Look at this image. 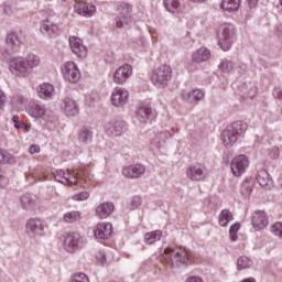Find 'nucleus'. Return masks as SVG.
I'll return each mask as SVG.
<instances>
[{
	"mask_svg": "<svg viewBox=\"0 0 282 282\" xmlns=\"http://www.w3.org/2000/svg\"><path fill=\"white\" fill-rule=\"evenodd\" d=\"M41 66V56L29 53L26 56H15L9 61V72L15 78H30L34 69Z\"/></svg>",
	"mask_w": 282,
	"mask_h": 282,
	"instance_id": "1",
	"label": "nucleus"
},
{
	"mask_svg": "<svg viewBox=\"0 0 282 282\" xmlns=\"http://www.w3.org/2000/svg\"><path fill=\"white\" fill-rule=\"evenodd\" d=\"M56 182L64 184V186H83L84 184H90L94 176L89 172V167H80L77 172H65L58 170L54 173Z\"/></svg>",
	"mask_w": 282,
	"mask_h": 282,
	"instance_id": "2",
	"label": "nucleus"
},
{
	"mask_svg": "<svg viewBox=\"0 0 282 282\" xmlns=\"http://www.w3.org/2000/svg\"><path fill=\"white\" fill-rule=\"evenodd\" d=\"M161 261H165L169 263L171 268H175V265H188L191 263V251L186 250V248H165L160 250Z\"/></svg>",
	"mask_w": 282,
	"mask_h": 282,
	"instance_id": "3",
	"label": "nucleus"
},
{
	"mask_svg": "<svg viewBox=\"0 0 282 282\" xmlns=\"http://www.w3.org/2000/svg\"><path fill=\"white\" fill-rule=\"evenodd\" d=\"M248 124L243 121H235L231 124L227 126L226 129L221 132V141L226 149H232L237 144L239 138L246 133Z\"/></svg>",
	"mask_w": 282,
	"mask_h": 282,
	"instance_id": "4",
	"label": "nucleus"
},
{
	"mask_svg": "<svg viewBox=\"0 0 282 282\" xmlns=\"http://www.w3.org/2000/svg\"><path fill=\"white\" fill-rule=\"evenodd\" d=\"M171 78H173V69L169 65H161L156 67L154 70H152L150 76L151 83H153V85L159 89L169 87Z\"/></svg>",
	"mask_w": 282,
	"mask_h": 282,
	"instance_id": "5",
	"label": "nucleus"
},
{
	"mask_svg": "<svg viewBox=\"0 0 282 282\" xmlns=\"http://www.w3.org/2000/svg\"><path fill=\"white\" fill-rule=\"evenodd\" d=\"M131 10V4L127 2L117 3L118 15L116 17V28L119 30H129L131 28V23H133Z\"/></svg>",
	"mask_w": 282,
	"mask_h": 282,
	"instance_id": "6",
	"label": "nucleus"
},
{
	"mask_svg": "<svg viewBox=\"0 0 282 282\" xmlns=\"http://www.w3.org/2000/svg\"><path fill=\"white\" fill-rule=\"evenodd\" d=\"M218 45L224 52H228L232 47L235 41V26L232 24H220L217 30Z\"/></svg>",
	"mask_w": 282,
	"mask_h": 282,
	"instance_id": "7",
	"label": "nucleus"
},
{
	"mask_svg": "<svg viewBox=\"0 0 282 282\" xmlns=\"http://www.w3.org/2000/svg\"><path fill=\"white\" fill-rule=\"evenodd\" d=\"M26 111L32 118H44L46 122H54V112L47 111L45 106L40 102H32L28 106Z\"/></svg>",
	"mask_w": 282,
	"mask_h": 282,
	"instance_id": "8",
	"label": "nucleus"
},
{
	"mask_svg": "<svg viewBox=\"0 0 282 282\" xmlns=\"http://www.w3.org/2000/svg\"><path fill=\"white\" fill-rule=\"evenodd\" d=\"M64 248L67 252H76L85 248V238L78 232H69L64 238Z\"/></svg>",
	"mask_w": 282,
	"mask_h": 282,
	"instance_id": "9",
	"label": "nucleus"
},
{
	"mask_svg": "<svg viewBox=\"0 0 282 282\" xmlns=\"http://www.w3.org/2000/svg\"><path fill=\"white\" fill-rule=\"evenodd\" d=\"M127 129V122L120 119H111L105 124L107 135H111L112 138H120V135H124Z\"/></svg>",
	"mask_w": 282,
	"mask_h": 282,
	"instance_id": "10",
	"label": "nucleus"
},
{
	"mask_svg": "<svg viewBox=\"0 0 282 282\" xmlns=\"http://www.w3.org/2000/svg\"><path fill=\"white\" fill-rule=\"evenodd\" d=\"M147 173V166L142 163H133L122 167V175L127 180H140Z\"/></svg>",
	"mask_w": 282,
	"mask_h": 282,
	"instance_id": "11",
	"label": "nucleus"
},
{
	"mask_svg": "<svg viewBox=\"0 0 282 282\" xmlns=\"http://www.w3.org/2000/svg\"><path fill=\"white\" fill-rule=\"evenodd\" d=\"M63 78L68 83L76 84L80 80V69L74 62H66L62 67Z\"/></svg>",
	"mask_w": 282,
	"mask_h": 282,
	"instance_id": "12",
	"label": "nucleus"
},
{
	"mask_svg": "<svg viewBox=\"0 0 282 282\" xmlns=\"http://www.w3.org/2000/svg\"><path fill=\"white\" fill-rule=\"evenodd\" d=\"M25 232L32 239H39V237H43L45 235L43 220L39 218H30L25 225Z\"/></svg>",
	"mask_w": 282,
	"mask_h": 282,
	"instance_id": "13",
	"label": "nucleus"
},
{
	"mask_svg": "<svg viewBox=\"0 0 282 282\" xmlns=\"http://www.w3.org/2000/svg\"><path fill=\"white\" fill-rule=\"evenodd\" d=\"M111 105L117 108L129 105V90L122 87H116L111 94Z\"/></svg>",
	"mask_w": 282,
	"mask_h": 282,
	"instance_id": "14",
	"label": "nucleus"
},
{
	"mask_svg": "<svg viewBox=\"0 0 282 282\" xmlns=\"http://www.w3.org/2000/svg\"><path fill=\"white\" fill-rule=\"evenodd\" d=\"M248 156L239 154L231 160V172L236 177H241L249 166Z\"/></svg>",
	"mask_w": 282,
	"mask_h": 282,
	"instance_id": "15",
	"label": "nucleus"
},
{
	"mask_svg": "<svg viewBox=\"0 0 282 282\" xmlns=\"http://www.w3.org/2000/svg\"><path fill=\"white\" fill-rule=\"evenodd\" d=\"M132 75L133 67H131L129 64H124L115 70L112 80L116 85H124V83H127Z\"/></svg>",
	"mask_w": 282,
	"mask_h": 282,
	"instance_id": "16",
	"label": "nucleus"
},
{
	"mask_svg": "<svg viewBox=\"0 0 282 282\" xmlns=\"http://www.w3.org/2000/svg\"><path fill=\"white\" fill-rule=\"evenodd\" d=\"M69 47L78 58H87V47L83 44V40L78 36H69L68 39Z\"/></svg>",
	"mask_w": 282,
	"mask_h": 282,
	"instance_id": "17",
	"label": "nucleus"
},
{
	"mask_svg": "<svg viewBox=\"0 0 282 282\" xmlns=\"http://www.w3.org/2000/svg\"><path fill=\"white\" fill-rule=\"evenodd\" d=\"M186 175L192 182H202L206 177V166L202 164H195L187 169Z\"/></svg>",
	"mask_w": 282,
	"mask_h": 282,
	"instance_id": "18",
	"label": "nucleus"
},
{
	"mask_svg": "<svg viewBox=\"0 0 282 282\" xmlns=\"http://www.w3.org/2000/svg\"><path fill=\"white\" fill-rule=\"evenodd\" d=\"M251 224L254 230H263L268 227V214L263 210H257L251 216Z\"/></svg>",
	"mask_w": 282,
	"mask_h": 282,
	"instance_id": "19",
	"label": "nucleus"
},
{
	"mask_svg": "<svg viewBox=\"0 0 282 282\" xmlns=\"http://www.w3.org/2000/svg\"><path fill=\"white\" fill-rule=\"evenodd\" d=\"M111 232H113L111 224L99 223L94 230V236L95 239H109L111 237Z\"/></svg>",
	"mask_w": 282,
	"mask_h": 282,
	"instance_id": "20",
	"label": "nucleus"
},
{
	"mask_svg": "<svg viewBox=\"0 0 282 282\" xmlns=\"http://www.w3.org/2000/svg\"><path fill=\"white\" fill-rule=\"evenodd\" d=\"M169 138H172L169 131L158 132L151 141V149H164Z\"/></svg>",
	"mask_w": 282,
	"mask_h": 282,
	"instance_id": "21",
	"label": "nucleus"
},
{
	"mask_svg": "<svg viewBox=\"0 0 282 282\" xmlns=\"http://www.w3.org/2000/svg\"><path fill=\"white\" fill-rule=\"evenodd\" d=\"M41 32L47 36H54L58 34V25L52 18H46L41 24Z\"/></svg>",
	"mask_w": 282,
	"mask_h": 282,
	"instance_id": "22",
	"label": "nucleus"
},
{
	"mask_svg": "<svg viewBox=\"0 0 282 282\" xmlns=\"http://www.w3.org/2000/svg\"><path fill=\"white\" fill-rule=\"evenodd\" d=\"M6 43L11 51L19 52V48L21 47V45H23V40L21 39V35H19V33L11 32L7 35Z\"/></svg>",
	"mask_w": 282,
	"mask_h": 282,
	"instance_id": "23",
	"label": "nucleus"
},
{
	"mask_svg": "<svg viewBox=\"0 0 282 282\" xmlns=\"http://www.w3.org/2000/svg\"><path fill=\"white\" fill-rule=\"evenodd\" d=\"M239 91L242 98H250L252 100L257 96V84L252 82L243 83L239 86Z\"/></svg>",
	"mask_w": 282,
	"mask_h": 282,
	"instance_id": "24",
	"label": "nucleus"
},
{
	"mask_svg": "<svg viewBox=\"0 0 282 282\" xmlns=\"http://www.w3.org/2000/svg\"><path fill=\"white\" fill-rule=\"evenodd\" d=\"M115 208L113 203H101L96 208V216L99 219H107L113 213Z\"/></svg>",
	"mask_w": 282,
	"mask_h": 282,
	"instance_id": "25",
	"label": "nucleus"
},
{
	"mask_svg": "<svg viewBox=\"0 0 282 282\" xmlns=\"http://www.w3.org/2000/svg\"><path fill=\"white\" fill-rule=\"evenodd\" d=\"M76 12L82 17H94L96 14V7L87 2H79L75 6Z\"/></svg>",
	"mask_w": 282,
	"mask_h": 282,
	"instance_id": "26",
	"label": "nucleus"
},
{
	"mask_svg": "<svg viewBox=\"0 0 282 282\" xmlns=\"http://www.w3.org/2000/svg\"><path fill=\"white\" fill-rule=\"evenodd\" d=\"M152 111L149 106H140L135 112V119L141 124H147L148 120L151 119Z\"/></svg>",
	"mask_w": 282,
	"mask_h": 282,
	"instance_id": "27",
	"label": "nucleus"
},
{
	"mask_svg": "<svg viewBox=\"0 0 282 282\" xmlns=\"http://www.w3.org/2000/svg\"><path fill=\"white\" fill-rule=\"evenodd\" d=\"M63 109L66 116H78V104L72 97L64 99Z\"/></svg>",
	"mask_w": 282,
	"mask_h": 282,
	"instance_id": "28",
	"label": "nucleus"
},
{
	"mask_svg": "<svg viewBox=\"0 0 282 282\" xmlns=\"http://www.w3.org/2000/svg\"><path fill=\"white\" fill-rule=\"evenodd\" d=\"M37 94L43 100H47L54 97V85L50 83H43L37 87Z\"/></svg>",
	"mask_w": 282,
	"mask_h": 282,
	"instance_id": "29",
	"label": "nucleus"
},
{
	"mask_svg": "<svg viewBox=\"0 0 282 282\" xmlns=\"http://www.w3.org/2000/svg\"><path fill=\"white\" fill-rule=\"evenodd\" d=\"M210 58V51L206 47H200L192 54L193 63H205Z\"/></svg>",
	"mask_w": 282,
	"mask_h": 282,
	"instance_id": "30",
	"label": "nucleus"
},
{
	"mask_svg": "<svg viewBox=\"0 0 282 282\" xmlns=\"http://www.w3.org/2000/svg\"><path fill=\"white\" fill-rule=\"evenodd\" d=\"M257 181L262 188H270L272 186V178H270V174L265 170L258 172Z\"/></svg>",
	"mask_w": 282,
	"mask_h": 282,
	"instance_id": "31",
	"label": "nucleus"
},
{
	"mask_svg": "<svg viewBox=\"0 0 282 282\" xmlns=\"http://www.w3.org/2000/svg\"><path fill=\"white\" fill-rule=\"evenodd\" d=\"M182 98L183 100H188L189 102H193L195 100H204V91L199 89L193 91H183Z\"/></svg>",
	"mask_w": 282,
	"mask_h": 282,
	"instance_id": "32",
	"label": "nucleus"
},
{
	"mask_svg": "<svg viewBox=\"0 0 282 282\" xmlns=\"http://www.w3.org/2000/svg\"><path fill=\"white\" fill-rule=\"evenodd\" d=\"M239 6H241V0H223L220 8L225 12H237Z\"/></svg>",
	"mask_w": 282,
	"mask_h": 282,
	"instance_id": "33",
	"label": "nucleus"
},
{
	"mask_svg": "<svg viewBox=\"0 0 282 282\" xmlns=\"http://www.w3.org/2000/svg\"><path fill=\"white\" fill-rule=\"evenodd\" d=\"M94 140V131L91 128H83L79 132V141L89 144Z\"/></svg>",
	"mask_w": 282,
	"mask_h": 282,
	"instance_id": "34",
	"label": "nucleus"
},
{
	"mask_svg": "<svg viewBox=\"0 0 282 282\" xmlns=\"http://www.w3.org/2000/svg\"><path fill=\"white\" fill-rule=\"evenodd\" d=\"M236 67L237 65L230 59H223L218 65V69L223 72V74H230L231 72H235Z\"/></svg>",
	"mask_w": 282,
	"mask_h": 282,
	"instance_id": "35",
	"label": "nucleus"
},
{
	"mask_svg": "<svg viewBox=\"0 0 282 282\" xmlns=\"http://www.w3.org/2000/svg\"><path fill=\"white\" fill-rule=\"evenodd\" d=\"M232 213L228 209H223L219 214V226L226 228L230 221H232Z\"/></svg>",
	"mask_w": 282,
	"mask_h": 282,
	"instance_id": "36",
	"label": "nucleus"
},
{
	"mask_svg": "<svg viewBox=\"0 0 282 282\" xmlns=\"http://www.w3.org/2000/svg\"><path fill=\"white\" fill-rule=\"evenodd\" d=\"M163 3L167 12H180L182 10L180 0H163Z\"/></svg>",
	"mask_w": 282,
	"mask_h": 282,
	"instance_id": "37",
	"label": "nucleus"
},
{
	"mask_svg": "<svg viewBox=\"0 0 282 282\" xmlns=\"http://www.w3.org/2000/svg\"><path fill=\"white\" fill-rule=\"evenodd\" d=\"M252 188H254V182L248 178L241 184L240 194L242 195V197H248L252 194Z\"/></svg>",
	"mask_w": 282,
	"mask_h": 282,
	"instance_id": "38",
	"label": "nucleus"
},
{
	"mask_svg": "<svg viewBox=\"0 0 282 282\" xmlns=\"http://www.w3.org/2000/svg\"><path fill=\"white\" fill-rule=\"evenodd\" d=\"M160 239H162V230H154L144 235V241L149 246L155 243V241H160Z\"/></svg>",
	"mask_w": 282,
	"mask_h": 282,
	"instance_id": "39",
	"label": "nucleus"
},
{
	"mask_svg": "<svg viewBox=\"0 0 282 282\" xmlns=\"http://www.w3.org/2000/svg\"><path fill=\"white\" fill-rule=\"evenodd\" d=\"M0 164H17V158L6 150L0 149Z\"/></svg>",
	"mask_w": 282,
	"mask_h": 282,
	"instance_id": "40",
	"label": "nucleus"
},
{
	"mask_svg": "<svg viewBox=\"0 0 282 282\" xmlns=\"http://www.w3.org/2000/svg\"><path fill=\"white\" fill-rule=\"evenodd\" d=\"M63 219L66 224H75V221H80V212H67Z\"/></svg>",
	"mask_w": 282,
	"mask_h": 282,
	"instance_id": "41",
	"label": "nucleus"
},
{
	"mask_svg": "<svg viewBox=\"0 0 282 282\" xmlns=\"http://www.w3.org/2000/svg\"><path fill=\"white\" fill-rule=\"evenodd\" d=\"M253 263L254 262L252 261V259H250L246 256H242L237 261V268H238V270H248V268L253 265Z\"/></svg>",
	"mask_w": 282,
	"mask_h": 282,
	"instance_id": "42",
	"label": "nucleus"
},
{
	"mask_svg": "<svg viewBox=\"0 0 282 282\" xmlns=\"http://www.w3.org/2000/svg\"><path fill=\"white\" fill-rule=\"evenodd\" d=\"M21 205L25 208V210H30L34 206V200H32V196L23 195L21 197Z\"/></svg>",
	"mask_w": 282,
	"mask_h": 282,
	"instance_id": "43",
	"label": "nucleus"
},
{
	"mask_svg": "<svg viewBox=\"0 0 282 282\" xmlns=\"http://www.w3.org/2000/svg\"><path fill=\"white\" fill-rule=\"evenodd\" d=\"M239 228H241V225L239 223L234 224L229 229V235L231 241H237L238 236L237 232H239Z\"/></svg>",
	"mask_w": 282,
	"mask_h": 282,
	"instance_id": "44",
	"label": "nucleus"
},
{
	"mask_svg": "<svg viewBox=\"0 0 282 282\" xmlns=\"http://www.w3.org/2000/svg\"><path fill=\"white\" fill-rule=\"evenodd\" d=\"M72 199H74L75 202H85V199H89V193L80 192L78 194L73 195Z\"/></svg>",
	"mask_w": 282,
	"mask_h": 282,
	"instance_id": "45",
	"label": "nucleus"
},
{
	"mask_svg": "<svg viewBox=\"0 0 282 282\" xmlns=\"http://www.w3.org/2000/svg\"><path fill=\"white\" fill-rule=\"evenodd\" d=\"M268 155L271 158V160H278V158L281 155V151L279 148L273 147L268 150Z\"/></svg>",
	"mask_w": 282,
	"mask_h": 282,
	"instance_id": "46",
	"label": "nucleus"
},
{
	"mask_svg": "<svg viewBox=\"0 0 282 282\" xmlns=\"http://www.w3.org/2000/svg\"><path fill=\"white\" fill-rule=\"evenodd\" d=\"M271 232H273L275 237H282V223H275L272 225Z\"/></svg>",
	"mask_w": 282,
	"mask_h": 282,
	"instance_id": "47",
	"label": "nucleus"
},
{
	"mask_svg": "<svg viewBox=\"0 0 282 282\" xmlns=\"http://www.w3.org/2000/svg\"><path fill=\"white\" fill-rule=\"evenodd\" d=\"M70 282H89V278L85 273H76Z\"/></svg>",
	"mask_w": 282,
	"mask_h": 282,
	"instance_id": "48",
	"label": "nucleus"
},
{
	"mask_svg": "<svg viewBox=\"0 0 282 282\" xmlns=\"http://www.w3.org/2000/svg\"><path fill=\"white\" fill-rule=\"evenodd\" d=\"M95 257H96V261H98V263L107 262V254L102 250L97 251Z\"/></svg>",
	"mask_w": 282,
	"mask_h": 282,
	"instance_id": "49",
	"label": "nucleus"
},
{
	"mask_svg": "<svg viewBox=\"0 0 282 282\" xmlns=\"http://www.w3.org/2000/svg\"><path fill=\"white\" fill-rule=\"evenodd\" d=\"M12 105H15L18 108L23 107L25 105V98L15 96L12 98Z\"/></svg>",
	"mask_w": 282,
	"mask_h": 282,
	"instance_id": "50",
	"label": "nucleus"
},
{
	"mask_svg": "<svg viewBox=\"0 0 282 282\" xmlns=\"http://www.w3.org/2000/svg\"><path fill=\"white\" fill-rule=\"evenodd\" d=\"M131 206L132 208H140V206H142V198L140 196L132 197Z\"/></svg>",
	"mask_w": 282,
	"mask_h": 282,
	"instance_id": "51",
	"label": "nucleus"
},
{
	"mask_svg": "<svg viewBox=\"0 0 282 282\" xmlns=\"http://www.w3.org/2000/svg\"><path fill=\"white\" fill-rule=\"evenodd\" d=\"M273 98L282 100V86H278L273 89Z\"/></svg>",
	"mask_w": 282,
	"mask_h": 282,
	"instance_id": "52",
	"label": "nucleus"
},
{
	"mask_svg": "<svg viewBox=\"0 0 282 282\" xmlns=\"http://www.w3.org/2000/svg\"><path fill=\"white\" fill-rule=\"evenodd\" d=\"M12 122H13L14 129H21L23 127V121H20L19 116L17 115L12 117Z\"/></svg>",
	"mask_w": 282,
	"mask_h": 282,
	"instance_id": "53",
	"label": "nucleus"
},
{
	"mask_svg": "<svg viewBox=\"0 0 282 282\" xmlns=\"http://www.w3.org/2000/svg\"><path fill=\"white\" fill-rule=\"evenodd\" d=\"M6 102H8V97H6V93H3V90H0V109L6 107Z\"/></svg>",
	"mask_w": 282,
	"mask_h": 282,
	"instance_id": "54",
	"label": "nucleus"
},
{
	"mask_svg": "<svg viewBox=\"0 0 282 282\" xmlns=\"http://www.w3.org/2000/svg\"><path fill=\"white\" fill-rule=\"evenodd\" d=\"M29 152L31 153V155H34V153H40L41 147L33 144L29 148Z\"/></svg>",
	"mask_w": 282,
	"mask_h": 282,
	"instance_id": "55",
	"label": "nucleus"
},
{
	"mask_svg": "<svg viewBox=\"0 0 282 282\" xmlns=\"http://www.w3.org/2000/svg\"><path fill=\"white\" fill-rule=\"evenodd\" d=\"M8 182V178L3 175V170L0 167V186H3Z\"/></svg>",
	"mask_w": 282,
	"mask_h": 282,
	"instance_id": "56",
	"label": "nucleus"
},
{
	"mask_svg": "<svg viewBox=\"0 0 282 282\" xmlns=\"http://www.w3.org/2000/svg\"><path fill=\"white\" fill-rule=\"evenodd\" d=\"M185 282H203V281H202V278L199 276H189L186 279Z\"/></svg>",
	"mask_w": 282,
	"mask_h": 282,
	"instance_id": "57",
	"label": "nucleus"
},
{
	"mask_svg": "<svg viewBox=\"0 0 282 282\" xmlns=\"http://www.w3.org/2000/svg\"><path fill=\"white\" fill-rule=\"evenodd\" d=\"M259 0H247V3L250 8H257Z\"/></svg>",
	"mask_w": 282,
	"mask_h": 282,
	"instance_id": "58",
	"label": "nucleus"
},
{
	"mask_svg": "<svg viewBox=\"0 0 282 282\" xmlns=\"http://www.w3.org/2000/svg\"><path fill=\"white\" fill-rule=\"evenodd\" d=\"M21 129H23L24 133H29L30 132V126L29 124L23 123Z\"/></svg>",
	"mask_w": 282,
	"mask_h": 282,
	"instance_id": "59",
	"label": "nucleus"
},
{
	"mask_svg": "<svg viewBox=\"0 0 282 282\" xmlns=\"http://www.w3.org/2000/svg\"><path fill=\"white\" fill-rule=\"evenodd\" d=\"M33 177H41V170H36L35 173H32Z\"/></svg>",
	"mask_w": 282,
	"mask_h": 282,
	"instance_id": "60",
	"label": "nucleus"
},
{
	"mask_svg": "<svg viewBox=\"0 0 282 282\" xmlns=\"http://www.w3.org/2000/svg\"><path fill=\"white\" fill-rule=\"evenodd\" d=\"M241 282H257V280H254V278H247L243 279Z\"/></svg>",
	"mask_w": 282,
	"mask_h": 282,
	"instance_id": "61",
	"label": "nucleus"
},
{
	"mask_svg": "<svg viewBox=\"0 0 282 282\" xmlns=\"http://www.w3.org/2000/svg\"><path fill=\"white\" fill-rule=\"evenodd\" d=\"M189 1H192L193 3H204V1L206 0H189Z\"/></svg>",
	"mask_w": 282,
	"mask_h": 282,
	"instance_id": "62",
	"label": "nucleus"
},
{
	"mask_svg": "<svg viewBox=\"0 0 282 282\" xmlns=\"http://www.w3.org/2000/svg\"><path fill=\"white\" fill-rule=\"evenodd\" d=\"M177 131H180V129H178L177 127H173V128H172V132H173V133H177Z\"/></svg>",
	"mask_w": 282,
	"mask_h": 282,
	"instance_id": "63",
	"label": "nucleus"
},
{
	"mask_svg": "<svg viewBox=\"0 0 282 282\" xmlns=\"http://www.w3.org/2000/svg\"><path fill=\"white\" fill-rule=\"evenodd\" d=\"M278 34H279V36H282L281 29H278Z\"/></svg>",
	"mask_w": 282,
	"mask_h": 282,
	"instance_id": "64",
	"label": "nucleus"
}]
</instances>
